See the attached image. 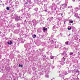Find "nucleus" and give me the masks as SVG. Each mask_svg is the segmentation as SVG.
Here are the masks:
<instances>
[{"mask_svg":"<svg viewBox=\"0 0 80 80\" xmlns=\"http://www.w3.org/2000/svg\"><path fill=\"white\" fill-rule=\"evenodd\" d=\"M16 21H18L20 20V17H17L15 19Z\"/></svg>","mask_w":80,"mask_h":80,"instance_id":"f257e3e1","label":"nucleus"},{"mask_svg":"<svg viewBox=\"0 0 80 80\" xmlns=\"http://www.w3.org/2000/svg\"><path fill=\"white\" fill-rule=\"evenodd\" d=\"M8 44H9V45H11L12 44V42L11 41H8Z\"/></svg>","mask_w":80,"mask_h":80,"instance_id":"f03ea898","label":"nucleus"},{"mask_svg":"<svg viewBox=\"0 0 80 80\" xmlns=\"http://www.w3.org/2000/svg\"><path fill=\"white\" fill-rule=\"evenodd\" d=\"M68 30H71L72 29V27H71L70 26H69L68 28Z\"/></svg>","mask_w":80,"mask_h":80,"instance_id":"7ed1b4c3","label":"nucleus"},{"mask_svg":"<svg viewBox=\"0 0 80 80\" xmlns=\"http://www.w3.org/2000/svg\"><path fill=\"white\" fill-rule=\"evenodd\" d=\"M54 57H55L52 56H50V58L51 59H53V58H54Z\"/></svg>","mask_w":80,"mask_h":80,"instance_id":"20e7f679","label":"nucleus"},{"mask_svg":"<svg viewBox=\"0 0 80 80\" xmlns=\"http://www.w3.org/2000/svg\"><path fill=\"white\" fill-rule=\"evenodd\" d=\"M36 37H37V36L35 34L32 35V37L33 38H35Z\"/></svg>","mask_w":80,"mask_h":80,"instance_id":"39448f33","label":"nucleus"},{"mask_svg":"<svg viewBox=\"0 0 80 80\" xmlns=\"http://www.w3.org/2000/svg\"><path fill=\"white\" fill-rule=\"evenodd\" d=\"M47 29H48L47 28H45V27L43 28V30L45 31V30H47Z\"/></svg>","mask_w":80,"mask_h":80,"instance_id":"423d86ee","label":"nucleus"},{"mask_svg":"<svg viewBox=\"0 0 80 80\" xmlns=\"http://www.w3.org/2000/svg\"><path fill=\"white\" fill-rule=\"evenodd\" d=\"M73 21L69 20V23H72Z\"/></svg>","mask_w":80,"mask_h":80,"instance_id":"0eeeda50","label":"nucleus"},{"mask_svg":"<svg viewBox=\"0 0 80 80\" xmlns=\"http://www.w3.org/2000/svg\"><path fill=\"white\" fill-rule=\"evenodd\" d=\"M73 73H76V69H74L72 71Z\"/></svg>","mask_w":80,"mask_h":80,"instance_id":"6e6552de","label":"nucleus"},{"mask_svg":"<svg viewBox=\"0 0 80 80\" xmlns=\"http://www.w3.org/2000/svg\"><path fill=\"white\" fill-rule=\"evenodd\" d=\"M45 77H46V78H48L49 77V76L48 75H46Z\"/></svg>","mask_w":80,"mask_h":80,"instance_id":"1a4fd4ad","label":"nucleus"},{"mask_svg":"<svg viewBox=\"0 0 80 80\" xmlns=\"http://www.w3.org/2000/svg\"><path fill=\"white\" fill-rule=\"evenodd\" d=\"M61 63V64H62V65H64V64H65V62H62Z\"/></svg>","mask_w":80,"mask_h":80,"instance_id":"9d476101","label":"nucleus"},{"mask_svg":"<svg viewBox=\"0 0 80 80\" xmlns=\"http://www.w3.org/2000/svg\"><path fill=\"white\" fill-rule=\"evenodd\" d=\"M62 60L65 61V59L64 58V57H63V58H62Z\"/></svg>","mask_w":80,"mask_h":80,"instance_id":"9b49d317","label":"nucleus"},{"mask_svg":"<svg viewBox=\"0 0 80 80\" xmlns=\"http://www.w3.org/2000/svg\"><path fill=\"white\" fill-rule=\"evenodd\" d=\"M19 67H23V65L19 64Z\"/></svg>","mask_w":80,"mask_h":80,"instance_id":"f8f14e48","label":"nucleus"},{"mask_svg":"<svg viewBox=\"0 0 80 80\" xmlns=\"http://www.w3.org/2000/svg\"><path fill=\"white\" fill-rule=\"evenodd\" d=\"M6 8L8 10H10V8L9 7H7Z\"/></svg>","mask_w":80,"mask_h":80,"instance_id":"ddd939ff","label":"nucleus"},{"mask_svg":"<svg viewBox=\"0 0 80 80\" xmlns=\"http://www.w3.org/2000/svg\"><path fill=\"white\" fill-rule=\"evenodd\" d=\"M65 44H66V45H67V44H68V42H65Z\"/></svg>","mask_w":80,"mask_h":80,"instance_id":"4468645a","label":"nucleus"},{"mask_svg":"<svg viewBox=\"0 0 80 80\" xmlns=\"http://www.w3.org/2000/svg\"><path fill=\"white\" fill-rule=\"evenodd\" d=\"M73 55V52H71V53H70V55Z\"/></svg>","mask_w":80,"mask_h":80,"instance_id":"2eb2a0df","label":"nucleus"},{"mask_svg":"<svg viewBox=\"0 0 80 80\" xmlns=\"http://www.w3.org/2000/svg\"><path fill=\"white\" fill-rule=\"evenodd\" d=\"M28 2H31V0H29L28 1Z\"/></svg>","mask_w":80,"mask_h":80,"instance_id":"dca6fc26","label":"nucleus"},{"mask_svg":"<svg viewBox=\"0 0 80 80\" xmlns=\"http://www.w3.org/2000/svg\"><path fill=\"white\" fill-rule=\"evenodd\" d=\"M53 18L52 17H51V19H53Z\"/></svg>","mask_w":80,"mask_h":80,"instance_id":"f3484780","label":"nucleus"},{"mask_svg":"<svg viewBox=\"0 0 80 80\" xmlns=\"http://www.w3.org/2000/svg\"><path fill=\"white\" fill-rule=\"evenodd\" d=\"M45 12H47V10H45L44 11Z\"/></svg>","mask_w":80,"mask_h":80,"instance_id":"a211bd4d","label":"nucleus"},{"mask_svg":"<svg viewBox=\"0 0 80 80\" xmlns=\"http://www.w3.org/2000/svg\"><path fill=\"white\" fill-rule=\"evenodd\" d=\"M62 15H63V14H61V16H62Z\"/></svg>","mask_w":80,"mask_h":80,"instance_id":"6ab92c4d","label":"nucleus"},{"mask_svg":"<svg viewBox=\"0 0 80 80\" xmlns=\"http://www.w3.org/2000/svg\"><path fill=\"white\" fill-rule=\"evenodd\" d=\"M26 4H28V2H26Z\"/></svg>","mask_w":80,"mask_h":80,"instance_id":"aec40b11","label":"nucleus"},{"mask_svg":"<svg viewBox=\"0 0 80 80\" xmlns=\"http://www.w3.org/2000/svg\"><path fill=\"white\" fill-rule=\"evenodd\" d=\"M44 57H46V56H45V55H44Z\"/></svg>","mask_w":80,"mask_h":80,"instance_id":"412c9836","label":"nucleus"},{"mask_svg":"<svg viewBox=\"0 0 80 80\" xmlns=\"http://www.w3.org/2000/svg\"><path fill=\"white\" fill-rule=\"evenodd\" d=\"M70 34H69V36H70Z\"/></svg>","mask_w":80,"mask_h":80,"instance_id":"4be33fe9","label":"nucleus"},{"mask_svg":"<svg viewBox=\"0 0 80 80\" xmlns=\"http://www.w3.org/2000/svg\"><path fill=\"white\" fill-rule=\"evenodd\" d=\"M64 23H65V22H64Z\"/></svg>","mask_w":80,"mask_h":80,"instance_id":"5701e85b","label":"nucleus"},{"mask_svg":"<svg viewBox=\"0 0 80 80\" xmlns=\"http://www.w3.org/2000/svg\"><path fill=\"white\" fill-rule=\"evenodd\" d=\"M64 75H66V74L64 73Z\"/></svg>","mask_w":80,"mask_h":80,"instance_id":"b1692460","label":"nucleus"},{"mask_svg":"<svg viewBox=\"0 0 80 80\" xmlns=\"http://www.w3.org/2000/svg\"><path fill=\"white\" fill-rule=\"evenodd\" d=\"M63 53H62V55H63Z\"/></svg>","mask_w":80,"mask_h":80,"instance_id":"393cba45","label":"nucleus"},{"mask_svg":"<svg viewBox=\"0 0 80 80\" xmlns=\"http://www.w3.org/2000/svg\"><path fill=\"white\" fill-rule=\"evenodd\" d=\"M75 17H76V16H75Z\"/></svg>","mask_w":80,"mask_h":80,"instance_id":"a878e982","label":"nucleus"},{"mask_svg":"<svg viewBox=\"0 0 80 80\" xmlns=\"http://www.w3.org/2000/svg\"><path fill=\"white\" fill-rule=\"evenodd\" d=\"M62 6L63 5V4H62Z\"/></svg>","mask_w":80,"mask_h":80,"instance_id":"bb28decb","label":"nucleus"},{"mask_svg":"<svg viewBox=\"0 0 80 80\" xmlns=\"http://www.w3.org/2000/svg\"><path fill=\"white\" fill-rule=\"evenodd\" d=\"M62 75V74H60V75Z\"/></svg>","mask_w":80,"mask_h":80,"instance_id":"cd10ccee","label":"nucleus"},{"mask_svg":"<svg viewBox=\"0 0 80 80\" xmlns=\"http://www.w3.org/2000/svg\"><path fill=\"white\" fill-rule=\"evenodd\" d=\"M60 77H62V76H60Z\"/></svg>","mask_w":80,"mask_h":80,"instance_id":"c85d7f7f","label":"nucleus"},{"mask_svg":"<svg viewBox=\"0 0 80 80\" xmlns=\"http://www.w3.org/2000/svg\"><path fill=\"white\" fill-rule=\"evenodd\" d=\"M0 72H1V71H0Z\"/></svg>","mask_w":80,"mask_h":80,"instance_id":"c756f323","label":"nucleus"}]
</instances>
